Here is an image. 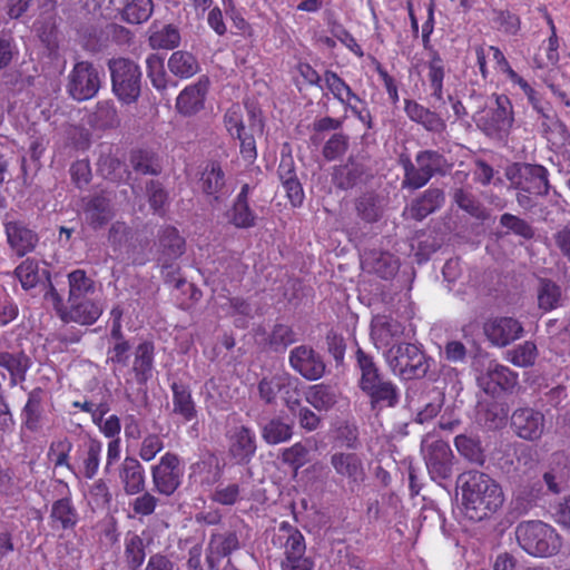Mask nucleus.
I'll use <instances>...</instances> for the list:
<instances>
[{
    "mask_svg": "<svg viewBox=\"0 0 570 570\" xmlns=\"http://www.w3.org/2000/svg\"><path fill=\"white\" fill-rule=\"evenodd\" d=\"M464 514L472 521H482L495 513L504 502L501 485L488 473L468 470L459 474Z\"/></svg>",
    "mask_w": 570,
    "mask_h": 570,
    "instance_id": "obj_1",
    "label": "nucleus"
},
{
    "mask_svg": "<svg viewBox=\"0 0 570 570\" xmlns=\"http://www.w3.org/2000/svg\"><path fill=\"white\" fill-rule=\"evenodd\" d=\"M505 176L517 190L518 205L527 212L537 206L535 197H547L550 193V174L543 165L514 163L507 168Z\"/></svg>",
    "mask_w": 570,
    "mask_h": 570,
    "instance_id": "obj_2",
    "label": "nucleus"
},
{
    "mask_svg": "<svg viewBox=\"0 0 570 570\" xmlns=\"http://www.w3.org/2000/svg\"><path fill=\"white\" fill-rule=\"evenodd\" d=\"M515 538L520 548L535 558L556 556L562 547V538L557 530L540 520L520 522L515 528Z\"/></svg>",
    "mask_w": 570,
    "mask_h": 570,
    "instance_id": "obj_3",
    "label": "nucleus"
},
{
    "mask_svg": "<svg viewBox=\"0 0 570 570\" xmlns=\"http://www.w3.org/2000/svg\"><path fill=\"white\" fill-rule=\"evenodd\" d=\"M403 168V189L416 190L424 187L435 175H444L450 168L445 156L433 149H424L415 155V164L409 156L402 155L399 160Z\"/></svg>",
    "mask_w": 570,
    "mask_h": 570,
    "instance_id": "obj_4",
    "label": "nucleus"
},
{
    "mask_svg": "<svg viewBox=\"0 0 570 570\" xmlns=\"http://www.w3.org/2000/svg\"><path fill=\"white\" fill-rule=\"evenodd\" d=\"M385 362L393 375L402 381L423 379L430 370V357L421 345L401 342L384 353Z\"/></svg>",
    "mask_w": 570,
    "mask_h": 570,
    "instance_id": "obj_5",
    "label": "nucleus"
},
{
    "mask_svg": "<svg viewBox=\"0 0 570 570\" xmlns=\"http://www.w3.org/2000/svg\"><path fill=\"white\" fill-rule=\"evenodd\" d=\"M111 88L119 101L126 105L138 100L141 92L140 67L128 58H114L108 61Z\"/></svg>",
    "mask_w": 570,
    "mask_h": 570,
    "instance_id": "obj_6",
    "label": "nucleus"
},
{
    "mask_svg": "<svg viewBox=\"0 0 570 570\" xmlns=\"http://www.w3.org/2000/svg\"><path fill=\"white\" fill-rule=\"evenodd\" d=\"M53 492L58 497L49 510V527L60 537L65 532H73L80 521L79 511L73 502L69 484L60 479L55 480Z\"/></svg>",
    "mask_w": 570,
    "mask_h": 570,
    "instance_id": "obj_7",
    "label": "nucleus"
},
{
    "mask_svg": "<svg viewBox=\"0 0 570 570\" xmlns=\"http://www.w3.org/2000/svg\"><path fill=\"white\" fill-rule=\"evenodd\" d=\"M185 250L186 240L176 227L165 226L159 229L157 242L158 263L161 266L165 281L175 283L177 288H180L186 281L180 277H175L179 267H175L174 263L185 253Z\"/></svg>",
    "mask_w": 570,
    "mask_h": 570,
    "instance_id": "obj_8",
    "label": "nucleus"
},
{
    "mask_svg": "<svg viewBox=\"0 0 570 570\" xmlns=\"http://www.w3.org/2000/svg\"><path fill=\"white\" fill-rule=\"evenodd\" d=\"M105 72L90 61H78L68 75L67 91L77 101L92 99L99 92Z\"/></svg>",
    "mask_w": 570,
    "mask_h": 570,
    "instance_id": "obj_9",
    "label": "nucleus"
},
{
    "mask_svg": "<svg viewBox=\"0 0 570 570\" xmlns=\"http://www.w3.org/2000/svg\"><path fill=\"white\" fill-rule=\"evenodd\" d=\"M154 490L163 495H173L181 485L184 469L178 454L166 452L150 469Z\"/></svg>",
    "mask_w": 570,
    "mask_h": 570,
    "instance_id": "obj_10",
    "label": "nucleus"
},
{
    "mask_svg": "<svg viewBox=\"0 0 570 570\" xmlns=\"http://www.w3.org/2000/svg\"><path fill=\"white\" fill-rule=\"evenodd\" d=\"M330 463L341 481L354 492L365 479L362 458L355 452L336 451L331 454Z\"/></svg>",
    "mask_w": 570,
    "mask_h": 570,
    "instance_id": "obj_11",
    "label": "nucleus"
},
{
    "mask_svg": "<svg viewBox=\"0 0 570 570\" xmlns=\"http://www.w3.org/2000/svg\"><path fill=\"white\" fill-rule=\"evenodd\" d=\"M102 452L101 441L88 438L78 444L75 453L73 471H70L76 478L92 480L99 470L100 456Z\"/></svg>",
    "mask_w": 570,
    "mask_h": 570,
    "instance_id": "obj_12",
    "label": "nucleus"
},
{
    "mask_svg": "<svg viewBox=\"0 0 570 570\" xmlns=\"http://www.w3.org/2000/svg\"><path fill=\"white\" fill-rule=\"evenodd\" d=\"M288 360L292 368L308 381L321 379L326 370L322 355L308 345L294 347Z\"/></svg>",
    "mask_w": 570,
    "mask_h": 570,
    "instance_id": "obj_13",
    "label": "nucleus"
},
{
    "mask_svg": "<svg viewBox=\"0 0 570 570\" xmlns=\"http://www.w3.org/2000/svg\"><path fill=\"white\" fill-rule=\"evenodd\" d=\"M424 459L432 480H448L452 474L453 452L443 440H434L425 446Z\"/></svg>",
    "mask_w": 570,
    "mask_h": 570,
    "instance_id": "obj_14",
    "label": "nucleus"
},
{
    "mask_svg": "<svg viewBox=\"0 0 570 570\" xmlns=\"http://www.w3.org/2000/svg\"><path fill=\"white\" fill-rule=\"evenodd\" d=\"M228 454L239 465H245L254 458L257 443L255 432L245 425L235 426L226 434Z\"/></svg>",
    "mask_w": 570,
    "mask_h": 570,
    "instance_id": "obj_15",
    "label": "nucleus"
},
{
    "mask_svg": "<svg viewBox=\"0 0 570 570\" xmlns=\"http://www.w3.org/2000/svg\"><path fill=\"white\" fill-rule=\"evenodd\" d=\"M209 87L210 80L206 75L186 86L176 98L177 111L183 116H193L204 109Z\"/></svg>",
    "mask_w": 570,
    "mask_h": 570,
    "instance_id": "obj_16",
    "label": "nucleus"
},
{
    "mask_svg": "<svg viewBox=\"0 0 570 570\" xmlns=\"http://www.w3.org/2000/svg\"><path fill=\"white\" fill-rule=\"evenodd\" d=\"M3 227L8 245L18 257H23L36 248L38 235L23 220L7 217Z\"/></svg>",
    "mask_w": 570,
    "mask_h": 570,
    "instance_id": "obj_17",
    "label": "nucleus"
},
{
    "mask_svg": "<svg viewBox=\"0 0 570 570\" xmlns=\"http://www.w3.org/2000/svg\"><path fill=\"white\" fill-rule=\"evenodd\" d=\"M484 334L495 346H507L519 340L523 334L522 324L513 317L501 316L489 320L484 326Z\"/></svg>",
    "mask_w": 570,
    "mask_h": 570,
    "instance_id": "obj_18",
    "label": "nucleus"
},
{
    "mask_svg": "<svg viewBox=\"0 0 570 570\" xmlns=\"http://www.w3.org/2000/svg\"><path fill=\"white\" fill-rule=\"evenodd\" d=\"M511 426L521 439L539 440L544 431V415L531 407H520L511 415Z\"/></svg>",
    "mask_w": 570,
    "mask_h": 570,
    "instance_id": "obj_19",
    "label": "nucleus"
},
{
    "mask_svg": "<svg viewBox=\"0 0 570 570\" xmlns=\"http://www.w3.org/2000/svg\"><path fill=\"white\" fill-rule=\"evenodd\" d=\"M272 543L283 550V558L306 556V541L298 528L288 521H282L275 531Z\"/></svg>",
    "mask_w": 570,
    "mask_h": 570,
    "instance_id": "obj_20",
    "label": "nucleus"
},
{
    "mask_svg": "<svg viewBox=\"0 0 570 570\" xmlns=\"http://www.w3.org/2000/svg\"><path fill=\"white\" fill-rule=\"evenodd\" d=\"M102 313L104 306L99 299L81 297L76 301H68L62 322L91 326L100 318Z\"/></svg>",
    "mask_w": 570,
    "mask_h": 570,
    "instance_id": "obj_21",
    "label": "nucleus"
},
{
    "mask_svg": "<svg viewBox=\"0 0 570 570\" xmlns=\"http://www.w3.org/2000/svg\"><path fill=\"white\" fill-rule=\"evenodd\" d=\"M403 334V324L391 316L377 315L372 321L371 338L379 350H389L391 346L399 344L397 341Z\"/></svg>",
    "mask_w": 570,
    "mask_h": 570,
    "instance_id": "obj_22",
    "label": "nucleus"
},
{
    "mask_svg": "<svg viewBox=\"0 0 570 570\" xmlns=\"http://www.w3.org/2000/svg\"><path fill=\"white\" fill-rule=\"evenodd\" d=\"M118 476L127 495H137L146 488L144 465L135 456L127 455L119 465Z\"/></svg>",
    "mask_w": 570,
    "mask_h": 570,
    "instance_id": "obj_23",
    "label": "nucleus"
},
{
    "mask_svg": "<svg viewBox=\"0 0 570 570\" xmlns=\"http://www.w3.org/2000/svg\"><path fill=\"white\" fill-rule=\"evenodd\" d=\"M249 185L244 184L227 212L228 222L236 228L249 229L256 226L257 215L249 206Z\"/></svg>",
    "mask_w": 570,
    "mask_h": 570,
    "instance_id": "obj_24",
    "label": "nucleus"
},
{
    "mask_svg": "<svg viewBox=\"0 0 570 570\" xmlns=\"http://www.w3.org/2000/svg\"><path fill=\"white\" fill-rule=\"evenodd\" d=\"M83 215L94 230L101 229L115 216L111 200L104 193L92 195L83 204Z\"/></svg>",
    "mask_w": 570,
    "mask_h": 570,
    "instance_id": "obj_25",
    "label": "nucleus"
},
{
    "mask_svg": "<svg viewBox=\"0 0 570 570\" xmlns=\"http://www.w3.org/2000/svg\"><path fill=\"white\" fill-rule=\"evenodd\" d=\"M223 469L218 458L208 453L189 466V480L202 488H210L219 482Z\"/></svg>",
    "mask_w": 570,
    "mask_h": 570,
    "instance_id": "obj_26",
    "label": "nucleus"
},
{
    "mask_svg": "<svg viewBox=\"0 0 570 570\" xmlns=\"http://www.w3.org/2000/svg\"><path fill=\"white\" fill-rule=\"evenodd\" d=\"M170 391L173 394V413L185 422L196 420L198 410L190 385L180 380H175L170 383Z\"/></svg>",
    "mask_w": 570,
    "mask_h": 570,
    "instance_id": "obj_27",
    "label": "nucleus"
},
{
    "mask_svg": "<svg viewBox=\"0 0 570 570\" xmlns=\"http://www.w3.org/2000/svg\"><path fill=\"white\" fill-rule=\"evenodd\" d=\"M155 363V344L151 341L140 342L134 351L131 373L138 385L146 387L153 377Z\"/></svg>",
    "mask_w": 570,
    "mask_h": 570,
    "instance_id": "obj_28",
    "label": "nucleus"
},
{
    "mask_svg": "<svg viewBox=\"0 0 570 570\" xmlns=\"http://www.w3.org/2000/svg\"><path fill=\"white\" fill-rule=\"evenodd\" d=\"M404 111L414 122L421 125L426 131L441 134L446 129L445 120L435 111L412 99H405Z\"/></svg>",
    "mask_w": 570,
    "mask_h": 570,
    "instance_id": "obj_29",
    "label": "nucleus"
},
{
    "mask_svg": "<svg viewBox=\"0 0 570 570\" xmlns=\"http://www.w3.org/2000/svg\"><path fill=\"white\" fill-rule=\"evenodd\" d=\"M43 391L40 387H35L28 393V399L21 410L22 428L31 433H37L43 425Z\"/></svg>",
    "mask_w": 570,
    "mask_h": 570,
    "instance_id": "obj_30",
    "label": "nucleus"
},
{
    "mask_svg": "<svg viewBox=\"0 0 570 570\" xmlns=\"http://www.w3.org/2000/svg\"><path fill=\"white\" fill-rule=\"evenodd\" d=\"M239 547V539L235 531L214 532L207 547V561L210 566L219 563L224 558L238 550Z\"/></svg>",
    "mask_w": 570,
    "mask_h": 570,
    "instance_id": "obj_31",
    "label": "nucleus"
},
{
    "mask_svg": "<svg viewBox=\"0 0 570 570\" xmlns=\"http://www.w3.org/2000/svg\"><path fill=\"white\" fill-rule=\"evenodd\" d=\"M128 161L139 175L159 176L163 171L159 155L148 147H136L129 151Z\"/></svg>",
    "mask_w": 570,
    "mask_h": 570,
    "instance_id": "obj_32",
    "label": "nucleus"
},
{
    "mask_svg": "<svg viewBox=\"0 0 570 570\" xmlns=\"http://www.w3.org/2000/svg\"><path fill=\"white\" fill-rule=\"evenodd\" d=\"M323 81L325 88L333 95V98L344 107L345 110L355 102H364V100L353 91L351 86L341 76H338L337 72L333 70H325Z\"/></svg>",
    "mask_w": 570,
    "mask_h": 570,
    "instance_id": "obj_33",
    "label": "nucleus"
},
{
    "mask_svg": "<svg viewBox=\"0 0 570 570\" xmlns=\"http://www.w3.org/2000/svg\"><path fill=\"white\" fill-rule=\"evenodd\" d=\"M514 122V112L511 100L505 95H498L495 108L492 109L488 125L495 134L508 135Z\"/></svg>",
    "mask_w": 570,
    "mask_h": 570,
    "instance_id": "obj_34",
    "label": "nucleus"
},
{
    "mask_svg": "<svg viewBox=\"0 0 570 570\" xmlns=\"http://www.w3.org/2000/svg\"><path fill=\"white\" fill-rule=\"evenodd\" d=\"M445 200L444 191L440 188H429L420 197L412 200L410 215L415 220H423L430 214L440 209Z\"/></svg>",
    "mask_w": 570,
    "mask_h": 570,
    "instance_id": "obj_35",
    "label": "nucleus"
},
{
    "mask_svg": "<svg viewBox=\"0 0 570 570\" xmlns=\"http://www.w3.org/2000/svg\"><path fill=\"white\" fill-rule=\"evenodd\" d=\"M199 183L202 191L218 202L226 186L225 173L220 164L216 160L209 161L202 173Z\"/></svg>",
    "mask_w": 570,
    "mask_h": 570,
    "instance_id": "obj_36",
    "label": "nucleus"
},
{
    "mask_svg": "<svg viewBox=\"0 0 570 570\" xmlns=\"http://www.w3.org/2000/svg\"><path fill=\"white\" fill-rule=\"evenodd\" d=\"M282 391L286 393L295 392V381L288 374L263 377L258 383L259 397L266 404H273Z\"/></svg>",
    "mask_w": 570,
    "mask_h": 570,
    "instance_id": "obj_37",
    "label": "nucleus"
},
{
    "mask_svg": "<svg viewBox=\"0 0 570 570\" xmlns=\"http://www.w3.org/2000/svg\"><path fill=\"white\" fill-rule=\"evenodd\" d=\"M0 366L10 374V384L17 385L26 381L27 372L31 366L30 357L22 351L0 352Z\"/></svg>",
    "mask_w": 570,
    "mask_h": 570,
    "instance_id": "obj_38",
    "label": "nucleus"
},
{
    "mask_svg": "<svg viewBox=\"0 0 570 570\" xmlns=\"http://www.w3.org/2000/svg\"><path fill=\"white\" fill-rule=\"evenodd\" d=\"M364 173L363 164L350 157L345 164L334 167L332 181L337 188L347 190L357 185Z\"/></svg>",
    "mask_w": 570,
    "mask_h": 570,
    "instance_id": "obj_39",
    "label": "nucleus"
},
{
    "mask_svg": "<svg viewBox=\"0 0 570 570\" xmlns=\"http://www.w3.org/2000/svg\"><path fill=\"white\" fill-rule=\"evenodd\" d=\"M428 81L431 89V96L438 100H444V78L445 63L441 55L436 50L430 51V59L426 63Z\"/></svg>",
    "mask_w": 570,
    "mask_h": 570,
    "instance_id": "obj_40",
    "label": "nucleus"
},
{
    "mask_svg": "<svg viewBox=\"0 0 570 570\" xmlns=\"http://www.w3.org/2000/svg\"><path fill=\"white\" fill-rule=\"evenodd\" d=\"M168 69L179 79H189L200 71V65L194 53L186 50H176L168 59Z\"/></svg>",
    "mask_w": 570,
    "mask_h": 570,
    "instance_id": "obj_41",
    "label": "nucleus"
},
{
    "mask_svg": "<svg viewBox=\"0 0 570 570\" xmlns=\"http://www.w3.org/2000/svg\"><path fill=\"white\" fill-rule=\"evenodd\" d=\"M124 558L129 570H140L146 559L144 539L134 531H128L124 540Z\"/></svg>",
    "mask_w": 570,
    "mask_h": 570,
    "instance_id": "obj_42",
    "label": "nucleus"
},
{
    "mask_svg": "<svg viewBox=\"0 0 570 570\" xmlns=\"http://www.w3.org/2000/svg\"><path fill=\"white\" fill-rule=\"evenodd\" d=\"M68 301L88 297L96 292V282L87 275L85 269H73L67 275Z\"/></svg>",
    "mask_w": 570,
    "mask_h": 570,
    "instance_id": "obj_43",
    "label": "nucleus"
},
{
    "mask_svg": "<svg viewBox=\"0 0 570 570\" xmlns=\"http://www.w3.org/2000/svg\"><path fill=\"white\" fill-rule=\"evenodd\" d=\"M355 357L357 367L361 372V379L358 382L360 389H371V384L380 383L384 380L372 355L365 353L361 347H357Z\"/></svg>",
    "mask_w": 570,
    "mask_h": 570,
    "instance_id": "obj_44",
    "label": "nucleus"
},
{
    "mask_svg": "<svg viewBox=\"0 0 570 570\" xmlns=\"http://www.w3.org/2000/svg\"><path fill=\"white\" fill-rule=\"evenodd\" d=\"M121 19L130 24L146 22L154 12L153 0H131L124 7L120 6Z\"/></svg>",
    "mask_w": 570,
    "mask_h": 570,
    "instance_id": "obj_45",
    "label": "nucleus"
},
{
    "mask_svg": "<svg viewBox=\"0 0 570 570\" xmlns=\"http://www.w3.org/2000/svg\"><path fill=\"white\" fill-rule=\"evenodd\" d=\"M370 387H362L361 390L371 399L373 405L383 403L387 406H394L397 403V387L391 381L383 380L380 383L371 384Z\"/></svg>",
    "mask_w": 570,
    "mask_h": 570,
    "instance_id": "obj_46",
    "label": "nucleus"
},
{
    "mask_svg": "<svg viewBox=\"0 0 570 570\" xmlns=\"http://www.w3.org/2000/svg\"><path fill=\"white\" fill-rule=\"evenodd\" d=\"M515 86L522 90L528 99L529 105L544 120L552 119V106L542 92L533 88L524 78H522Z\"/></svg>",
    "mask_w": 570,
    "mask_h": 570,
    "instance_id": "obj_47",
    "label": "nucleus"
},
{
    "mask_svg": "<svg viewBox=\"0 0 570 570\" xmlns=\"http://www.w3.org/2000/svg\"><path fill=\"white\" fill-rule=\"evenodd\" d=\"M72 451V443L67 438H60L53 440L47 452L48 460L53 464V468H66L69 471H73V465L70 461V453Z\"/></svg>",
    "mask_w": 570,
    "mask_h": 570,
    "instance_id": "obj_48",
    "label": "nucleus"
},
{
    "mask_svg": "<svg viewBox=\"0 0 570 570\" xmlns=\"http://www.w3.org/2000/svg\"><path fill=\"white\" fill-rule=\"evenodd\" d=\"M357 216L365 223L373 224L381 219L383 215L379 197L373 193L361 195L355 200Z\"/></svg>",
    "mask_w": 570,
    "mask_h": 570,
    "instance_id": "obj_49",
    "label": "nucleus"
},
{
    "mask_svg": "<svg viewBox=\"0 0 570 570\" xmlns=\"http://www.w3.org/2000/svg\"><path fill=\"white\" fill-rule=\"evenodd\" d=\"M561 287L551 279L541 278L538 288V305L544 312L556 309L561 301Z\"/></svg>",
    "mask_w": 570,
    "mask_h": 570,
    "instance_id": "obj_50",
    "label": "nucleus"
},
{
    "mask_svg": "<svg viewBox=\"0 0 570 570\" xmlns=\"http://www.w3.org/2000/svg\"><path fill=\"white\" fill-rule=\"evenodd\" d=\"M454 203L468 213L470 216L484 220L488 218V213L483 204L470 191L458 188L453 194Z\"/></svg>",
    "mask_w": 570,
    "mask_h": 570,
    "instance_id": "obj_51",
    "label": "nucleus"
},
{
    "mask_svg": "<svg viewBox=\"0 0 570 570\" xmlns=\"http://www.w3.org/2000/svg\"><path fill=\"white\" fill-rule=\"evenodd\" d=\"M31 77H24L19 70L4 69L0 72V90L14 97L31 86Z\"/></svg>",
    "mask_w": 570,
    "mask_h": 570,
    "instance_id": "obj_52",
    "label": "nucleus"
},
{
    "mask_svg": "<svg viewBox=\"0 0 570 570\" xmlns=\"http://www.w3.org/2000/svg\"><path fill=\"white\" fill-rule=\"evenodd\" d=\"M305 400L318 411L328 410L336 402L332 387L323 383L309 386Z\"/></svg>",
    "mask_w": 570,
    "mask_h": 570,
    "instance_id": "obj_53",
    "label": "nucleus"
},
{
    "mask_svg": "<svg viewBox=\"0 0 570 570\" xmlns=\"http://www.w3.org/2000/svg\"><path fill=\"white\" fill-rule=\"evenodd\" d=\"M489 383H493L500 391L512 392L518 385L519 375L510 367L495 364L488 371Z\"/></svg>",
    "mask_w": 570,
    "mask_h": 570,
    "instance_id": "obj_54",
    "label": "nucleus"
},
{
    "mask_svg": "<svg viewBox=\"0 0 570 570\" xmlns=\"http://www.w3.org/2000/svg\"><path fill=\"white\" fill-rule=\"evenodd\" d=\"M454 445L458 452L469 462L483 465L485 455L479 441L461 434L455 436Z\"/></svg>",
    "mask_w": 570,
    "mask_h": 570,
    "instance_id": "obj_55",
    "label": "nucleus"
},
{
    "mask_svg": "<svg viewBox=\"0 0 570 570\" xmlns=\"http://www.w3.org/2000/svg\"><path fill=\"white\" fill-rule=\"evenodd\" d=\"M537 357L538 348L531 341H525L507 353V360L519 367L532 366L535 363Z\"/></svg>",
    "mask_w": 570,
    "mask_h": 570,
    "instance_id": "obj_56",
    "label": "nucleus"
},
{
    "mask_svg": "<svg viewBox=\"0 0 570 570\" xmlns=\"http://www.w3.org/2000/svg\"><path fill=\"white\" fill-rule=\"evenodd\" d=\"M146 72L155 89L161 91L167 88L168 80L163 57L157 53H150L146 58Z\"/></svg>",
    "mask_w": 570,
    "mask_h": 570,
    "instance_id": "obj_57",
    "label": "nucleus"
},
{
    "mask_svg": "<svg viewBox=\"0 0 570 570\" xmlns=\"http://www.w3.org/2000/svg\"><path fill=\"white\" fill-rule=\"evenodd\" d=\"M14 275L23 289L33 288L41 281L39 264L30 258L24 259L16 267Z\"/></svg>",
    "mask_w": 570,
    "mask_h": 570,
    "instance_id": "obj_58",
    "label": "nucleus"
},
{
    "mask_svg": "<svg viewBox=\"0 0 570 570\" xmlns=\"http://www.w3.org/2000/svg\"><path fill=\"white\" fill-rule=\"evenodd\" d=\"M297 341L296 333L292 326L287 324H275L268 338L267 344L273 351H283Z\"/></svg>",
    "mask_w": 570,
    "mask_h": 570,
    "instance_id": "obj_59",
    "label": "nucleus"
},
{
    "mask_svg": "<svg viewBox=\"0 0 570 570\" xmlns=\"http://www.w3.org/2000/svg\"><path fill=\"white\" fill-rule=\"evenodd\" d=\"M149 42L153 48L175 49L180 43V33L173 24H166L149 37Z\"/></svg>",
    "mask_w": 570,
    "mask_h": 570,
    "instance_id": "obj_60",
    "label": "nucleus"
},
{
    "mask_svg": "<svg viewBox=\"0 0 570 570\" xmlns=\"http://www.w3.org/2000/svg\"><path fill=\"white\" fill-rule=\"evenodd\" d=\"M263 439L268 444H278L292 438V426L281 419H272L263 429Z\"/></svg>",
    "mask_w": 570,
    "mask_h": 570,
    "instance_id": "obj_61",
    "label": "nucleus"
},
{
    "mask_svg": "<svg viewBox=\"0 0 570 570\" xmlns=\"http://www.w3.org/2000/svg\"><path fill=\"white\" fill-rule=\"evenodd\" d=\"M146 191L150 208L155 214L165 216V206L168 203V193L159 180H150L146 185Z\"/></svg>",
    "mask_w": 570,
    "mask_h": 570,
    "instance_id": "obj_62",
    "label": "nucleus"
},
{
    "mask_svg": "<svg viewBox=\"0 0 570 570\" xmlns=\"http://www.w3.org/2000/svg\"><path fill=\"white\" fill-rule=\"evenodd\" d=\"M19 57V48L10 31H0V72L11 66Z\"/></svg>",
    "mask_w": 570,
    "mask_h": 570,
    "instance_id": "obj_63",
    "label": "nucleus"
},
{
    "mask_svg": "<svg viewBox=\"0 0 570 570\" xmlns=\"http://www.w3.org/2000/svg\"><path fill=\"white\" fill-rule=\"evenodd\" d=\"M307 455L308 449L302 442H296L292 446L282 450L281 460L284 464L291 466L296 474L305 465Z\"/></svg>",
    "mask_w": 570,
    "mask_h": 570,
    "instance_id": "obj_64",
    "label": "nucleus"
}]
</instances>
